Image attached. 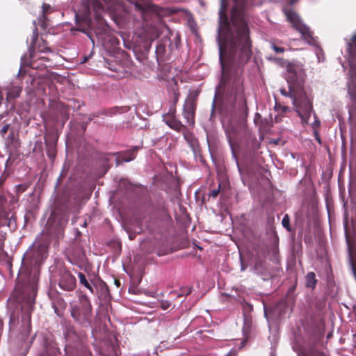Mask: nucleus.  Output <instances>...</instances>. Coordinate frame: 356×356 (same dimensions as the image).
<instances>
[{
    "mask_svg": "<svg viewBox=\"0 0 356 356\" xmlns=\"http://www.w3.org/2000/svg\"><path fill=\"white\" fill-rule=\"evenodd\" d=\"M258 3L255 0H234L231 10L228 0H220L216 41L222 76L212 99L209 120L219 115L232 155L239 164L232 140L236 125L244 122L248 115L242 68L252 56V40L246 13Z\"/></svg>",
    "mask_w": 356,
    "mask_h": 356,
    "instance_id": "f257e3e1",
    "label": "nucleus"
},
{
    "mask_svg": "<svg viewBox=\"0 0 356 356\" xmlns=\"http://www.w3.org/2000/svg\"><path fill=\"white\" fill-rule=\"evenodd\" d=\"M47 256V245L35 241L24 253V277L29 275L31 279V293L26 298L24 296V305H26V315L29 319L33 309L36 296V282L40 273V267ZM25 280L24 279V285Z\"/></svg>",
    "mask_w": 356,
    "mask_h": 356,
    "instance_id": "f03ea898",
    "label": "nucleus"
},
{
    "mask_svg": "<svg viewBox=\"0 0 356 356\" xmlns=\"http://www.w3.org/2000/svg\"><path fill=\"white\" fill-rule=\"evenodd\" d=\"M86 3L81 10L75 14V23L78 30L86 34L94 43L90 36V30L92 26L91 17V8L94 13L96 20L101 22L103 19V14L112 13L114 11V0H86Z\"/></svg>",
    "mask_w": 356,
    "mask_h": 356,
    "instance_id": "7ed1b4c3",
    "label": "nucleus"
},
{
    "mask_svg": "<svg viewBox=\"0 0 356 356\" xmlns=\"http://www.w3.org/2000/svg\"><path fill=\"white\" fill-rule=\"evenodd\" d=\"M22 273V258L18 270L17 282L13 291L8 299V307L10 311L9 329L15 330L19 324L20 317L22 318V282L20 275Z\"/></svg>",
    "mask_w": 356,
    "mask_h": 356,
    "instance_id": "20e7f679",
    "label": "nucleus"
},
{
    "mask_svg": "<svg viewBox=\"0 0 356 356\" xmlns=\"http://www.w3.org/2000/svg\"><path fill=\"white\" fill-rule=\"evenodd\" d=\"M347 51L350 65L348 92L351 100L356 103V33L347 42Z\"/></svg>",
    "mask_w": 356,
    "mask_h": 356,
    "instance_id": "39448f33",
    "label": "nucleus"
},
{
    "mask_svg": "<svg viewBox=\"0 0 356 356\" xmlns=\"http://www.w3.org/2000/svg\"><path fill=\"white\" fill-rule=\"evenodd\" d=\"M283 11L288 19V21L292 24L293 28L297 30L302 36V38L309 44L315 45L316 41L309 27L303 23L300 17L291 8H283Z\"/></svg>",
    "mask_w": 356,
    "mask_h": 356,
    "instance_id": "423d86ee",
    "label": "nucleus"
},
{
    "mask_svg": "<svg viewBox=\"0 0 356 356\" xmlns=\"http://www.w3.org/2000/svg\"><path fill=\"white\" fill-rule=\"evenodd\" d=\"M138 10L141 17L145 22L150 20L153 15H161V10L155 5L150 3L147 0H127Z\"/></svg>",
    "mask_w": 356,
    "mask_h": 356,
    "instance_id": "0eeeda50",
    "label": "nucleus"
},
{
    "mask_svg": "<svg viewBox=\"0 0 356 356\" xmlns=\"http://www.w3.org/2000/svg\"><path fill=\"white\" fill-rule=\"evenodd\" d=\"M198 96L197 91L191 92L186 97L183 106V115L187 123L193 125L196 109V99Z\"/></svg>",
    "mask_w": 356,
    "mask_h": 356,
    "instance_id": "6e6552de",
    "label": "nucleus"
},
{
    "mask_svg": "<svg viewBox=\"0 0 356 356\" xmlns=\"http://www.w3.org/2000/svg\"><path fill=\"white\" fill-rule=\"evenodd\" d=\"M287 72L288 74L286 76V79L289 86V92H287L284 88H281L280 92L283 96L290 97L292 100L293 105L294 106H297V99L293 91L294 86L297 81V74L291 66L288 67Z\"/></svg>",
    "mask_w": 356,
    "mask_h": 356,
    "instance_id": "1a4fd4ad",
    "label": "nucleus"
},
{
    "mask_svg": "<svg viewBox=\"0 0 356 356\" xmlns=\"http://www.w3.org/2000/svg\"><path fill=\"white\" fill-rule=\"evenodd\" d=\"M8 147L9 150V156L6 161V168H8L13 163L17 164L21 161L20 155L22 153L19 142L15 140L14 137H12Z\"/></svg>",
    "mask_w": 356,
    "mask_h": 356,
    "instance_id": "9d476101",
    "label": "nucleus"
},
{
    "mask_svg": "<svg viewBox=\"0 0 356 356\" xmlns=\"http://www.w3.org/2000/svg\"><path fill=\"white\" fill-rule=\"evenodd\" d=\"M58 285L60 289L66 291H72L76 286V278L68 271L60 274Z\"/></svg>",
    "mask_w": 356,
    "mask_h": 356,
    "instance_id": "9b49d317",
    "label": "nucleus"
},
{
    "mask_svg": "<svg viewBox=\"0 0 356 356\" xmlns=\"http://www.w3.org/2000/svg\"><path fill=\"white\" fill-rule=\"evenodd\" d=\"M298 113L302 120L307 121L313 112L312 103L307 99L299 101L297 99Z\"/></svg>",
    "mask_w": 356,
    "mask_h": 356,
    "instance_id": "f8f14e48",
    "label": "nucleus"
},
{
    "mask_svg": "<svg viewBox=\"0 0 356 356\" xmlns=\"http://www.w3.org/2000/svg\"><path fill=\"white\" fill-rule=\"evenodd\" d=\"M139 149L138 146H135L131 149L125 152H115L113 154L115 157V164L120 165L122 162H130L136 158V152Z\"/></svg>",
    "mask_w": 356,
    "mask_h": 356,
    "instance_id": "ddd939ff",
    "label": "nucleus"
},
{
    "mask_svg": "<svg viewBox=\"0 0 356 356\" xmlns=\"http://www.w3.org/2000/svg\"><path fill=\"white\" fill-rule=\"evenodd\" d=\"M79 302L83 318L87 321L90 318L92 309L90 300L86 294H81L79 296Z\"/></svg>",
    "mask_w": 356,
    "mask_h": 356,
    "instance_id": "4468645a",
    "label": "nucleus"
},
{
    "mask_svg": "<svg viewBox=\"0 0 356 356\" xmlns=\"http://www.w3.org/2000/svg\"><path fill=\"white\" fill-rule=\"evenodd\" d=\"M155 55L157 62H163L165 60L170 58V55L168 54L167 48L164 45L163 41L161 39L156 47Z\"/></svg>",
    "mask_w": 356,
    "mask_h": 356,
    "instance_id": "2eb2a0df",
    "label": "nucleus"
},
{
    "mask_svg": "<svg viewBox=\"0 0 356 356\" xmlns=\"http://www.w3.org/2000/svg\"><path fill=\"white\" fill-rule=\"evenodd\" d=\"M164 45H165L168 51V54L170 56L174 53V51L178 48V45L180 42L179 38L176 35L173 40L168 36H164L162 38Z\"/></svg>",
    "mask_w": 356,
    "mask_h": 356,
    "instance_id": "dca6fc26",
    "label": "nucleus"
},
{
    "mask_svg": "<svg viewBox=\"0 0 356 356\" xmlns=\"http://www.w3.org/2000/svg\"><path fill=\"white\" fill-rule=\"evenodd\" d=\"M22 191V184H19L15 186V192L17 197H15L14 195L10 194V208H9V211L8 213H10V216H11L13 213H11V211L15 207V204H17L19 200V194Z\"/></svg>",
    "mask_w": 356,
    "mask_h": 356,
    "instance_id": "f3484780",
    "label": "nucleus"
},
{
    "mask_svg": "<svg viewBox=\"0 0 356 356\" xmlns=\"http://www.w3.org/2000/svg\"><path fill=\"white\" fill-rule=\"evenodd\" d=\"M168 115L169 116V118L163 116V121L171 129L177 131H180L183 128V124L181 123V122L177 120L174 115Z\"/></svg>",
    "mask_w": 356,
    "mask_h": 356,
    "instance_id": "a211bd4d",
    "label": "nucleus"
},
{
    "mask_svg": "<svg viewBox=\"0 0 356 356\" xmlns=\"http://www.w3.org/2000/svg\"><path fill=\"white\" fill-rule=\"evenodd\" d=\"M54 10V8L51 5L44 3L42 6V16L39 19L40 24L42 27L44 28L47 26L46 19H47V15L51 13Z\"/></svg>",
    "mask_w": 356,
    "mask_h": 356,
    "instance_id": "6ab92c4d",
    "label": "nucleus"
},
{
    "mask_svg": "<svg viewBox=\"0 0 356 356\" xmlns=\"http://www.w3.org/2000/svg\"><path fill=\"white\" fill-rule=\"evenodd\" d=\"M21 92V88L18 86H13L12 88L7 89L6 93V102H9L11 99H14L19 97Z\"/></svg>",
    "mask_w": 356,
    "mask_h": 356,
    "instance_id": "aec40b11",
    "label": "nucleus"
},
{
    "mask_svg": "<svg viewBox=\"0 0 356 356\" xmlns=\"http://www.w3.org/2000/svg\"><path fill=\"white\" fill-rule=\"evenodd\" d=\"M305 280L306 286L314 289L317 282L315 273L314 272H309L305 276Z\"/></svg>",
    "mask_w": 356,
    "mask_h": 356,
    "instance_id": "412c9836",
    "label": "nucleus"
},
{
    "mask_svg": "<svg viewBox=\"0 0 356 356\" xmlns=\"http://www.w3.org/2000/svg\"><path fill=\"white\" fill-rule=\"evenodd\" d=\"M46 151L47 156L51 159H54L56 155V143L46 142Z\"/></svg>",
    "mask_w": 356,
    "mask_h": 356,
    "instance_id": "4be33fe9",
    "label": "nucleus"
},
{
    "mask_svg": "<svg viewBox=\"0 0 356 356\" xmlns=\"http://www.w3.org/2000/svg\"><path fill=\"white\" fill-rule=\"evenodd\" d=\"M78 277H79L80 283L82 285H83L86 288H87L92 293H95L94 289L90 285L89 282L87 280L85 275L83 273L79 272L78 273Z\"/></svg>",
    "mask_w": 356,
    "mask_h": 356,
    "instance_id": "5701e85b",
    "label": "nucleus"
},
{
    "mask_svg": "<svg viewBox=\"0 0 356 356\" xmlns=\"http://www.w3.org/2000/svg\"><path fill=\"white\" fill-rule=\"evenodd\" d=\"M38 38V28L36 26L35 21L34 20L33 22V24H32V34L31 35L30 39H29L31 44H33L36 42Z\"/></svg>",
    "mask_w": 356,
    "mask_h": 356,
    "instance_id": "b1692460",
    "label": "nucleus"
},
{
    "mask_svg": "<svg viewBox=\"0 0 356 356\" xmlns=\"http://www.w3.org/2000/svg\"><path fill=\"white\" fill-rule=\"evenodd\" d=\"M71 316L76 321H80L82 316L81 309L77 307L72 308L71 311Z\"/></svg>",
    "mask_w": 356,
    "mask_h": 356,
    "instance_id": "393cba45",
    "label": "nucleus"
},
{
    "mask_svg": "<svg viewBox=\"0 0 356 356\" xmlns=\"http://www.w3.org/2000/svg\"><path fill=\"white\" fill-rule=\"evenodd\" d=\"M282 226L288 231L291 232L292 228L290 225V218L288 214H285L282 220Z\"/></svg>",
    "mask_w": 356,
    "mask_h": 356,
    "instance_id": "a878e982",
    "label": "nucleus"
},
{
    "mask_svg": "<svg viewBox=\"0 0 356 356\" xmlns=\"http://www.w3.org/2000/svg\"><path fill=\"white\" fill-rule=\"evenodd\" d=\"M263 269V263L260 261H257L253 268L254 273L258 275L262 274Z\"/></svg>",
    "mask_w": 356,
    "mask_h": 356,
    "instance_id": "bb28decb",
    "label": "nucleus"
},
{
    "mask_svg": "<svg viewBox=\"0 0 356 356\" xmlns=\"http://www.w3.org/2000/svg\"><path fill=\"white\" fill-rule=\"evenodd\" d=\"M172 303L168 300H162L161 302V307L163 309H167L171 306Z\"/></svg>",
    "mask_w": 356,
    "mask_h": 356,
    "instance_id": "cd10ccee",
    "label": "nucleus"
},
{
    "mask_svg": "<svg viewBox=\"0 0 356 356\" xmlns=\"http://www.w3.org/2000/svg\"><path fill=\"white\" fill-rule=\"evenodd\" d=\"M271 251L275 258H276L279 252L277 244L275 243L273 245L271 248Z\"/></svg>",
    "mask_w": 356,
    "mask_h": 356,
    "instance_id": "c85d7f7f",
    "label": "nucleus"
},
{
    "mask_svg": "<svg viewBox=\"0 0 356 356\" xmlns=\"http://www.w3.org/2000/svg\"><path fill=\"white\" fill-rule=\"evenodd\" d=\"M219 192H220V186L218 187V189H213L212 190L210 193H209V195L212 197H216L218 196V195L219 194Z\"/></svg>",
    "mask_w": 356,
    "mask_h": 356,
    "instance_id": "c756f323",
    "label": "nucleus"
},
{
    "mask_svg": "<svg viewBox=\"0 0 356 356\" xmlns=\"http://www.w3.org/2000/svg\"><path fill=\"white\" fill-rule=\"evenodd\" d=\"M271 46L276 53L280 54L284 52V49L282 47H277L274 44H272Z\"/></svg>",
    "mask_w": 356,
    "mask_h": 356,
    "instance_id": "7c9ffc66",
    "label": "nucleus"
},
{
    "mask_svg": "<svg viewBox=\"0 0 356 356\" xmlns=\"http://www.w3.org/2000/svg\"><path fill=\"white\" fill-rule=\"evenodd\" d=\"M179 98V93L177 91H174V97H173V104L174 105H175L178 102Z\"/></svg>",
    "mask_w": 356,
    "mask_h": 356,
    "instance_id": "2f4dec72",
    "label": "nucleus"
},
{
    "mask_svg": "<svg viewBox=\"0 0 356 356\" xmlns=\"http://www.w3.org/2000/svg\"><path fill=\"white\" fill-rule=\"evenodd\" d=\"M22 56L20 57L19 67V71H18L17 76L18 77H19L22 76Z\"/></svg>",
    "mask_w": 356,
    "mask_h": 356,
    "instance_id": "473e14b6",
    "label": "nucleus"
},
{
    "mask_svg": "<svg viewBox=\"0 0 356 356\" xmlns=\"http://www.w3.org/2000/svg\"><path fill=\"white\" fill-rule=\"evenodd\" d=\"M6 266H7V268L8 270L10 271V274L13 275V271H12V262L10 261V259H8V261H6Z\"/></svg>",
    "mask_w": 356,
    "mask_h": 356,
    "instance_id": "72a5a7b5",
    "label": "nucleus"
},
{
    "mask_svg": "<svg viewBox=\"0 0 356 356\" xmlns=\"http://www.w3.org/2000/svg\"><path fill=\"white\" fill-rule=\"evenodd\" d=\"M8 129V124H6L4 125L0 130V133L3 135L4 134H6L7 132Z\"/></svg>",
    "mask_w": 356,
    "mask_h": 356,
    "instance_id": "f704fd0d",
    "label": "nucleus"
},
{
    "mask_svg": "<svg viewBox=\"0 0 356 356\" xmlns=\"http://www.w3.org/2000/svg\"><path fill=\"white\" fill-rule=\"evenodd\" d=\"M126 231L128 233L129 238L130 240H134L136 237V234L134 233L130 232L128 229H126Z\"/></svg>",
    "mask_w": 356,
    "mask_h": 356,
    "instance_id": "c9c22d12",
    "label": "nucleus"
},
{
    "mask_svg": "<svg viewBox=\"0 0 356 356\" xmlns=\"http://www.w3.org/2000/svg\"><path fill=\"white\" fill-rule=\"evenodd\" d=\"M240 261H241V270L244 271L246 269V266L243 263L241 255H240Z\"/></svg>",
    "mask_w": 356,
    "mask_h": 356,
    "instance_id": "e433bc0d",
    "label": "nucleus"
},
{
    "mask_svg": "<svg viewBox=\"0 0 356 356\" xmlns=\"http://www.w3.org/2000/svg\"><path fill=\"white\" fill-rule=\"evenodd\" d=\"M320 124H321L320 121L318 119H315V120L313 123V127H319Z\"/></svg>",
    "mask_w": 356,
    "mask_h": 356,
    "instance_id": "4c0bfd02",
    "label": "nucleus"
},
{
    "mask_svg": "<svg viewBox=\"0 0 356 356\" xmlns=\"http://www.w3.org/2000/svg\"><path fill=\"white\" fill-rule=\"evenodd\" d=\"M113 113V110L105 111V115H106L112 116Z\"/></svg>",
    "mask_w": 356,
    "mask_h": 356,
    "instance_id": "58836bf2",
    "label": "nucleus"
},
{
    "mask_svg": "<svg viewBox=\"0 0 356 356\" xmlns=\"http://www.w3.org/2000/svg\"><path fill=\"white\" fill-rule=\"evenodd\" d=\"M298 1V0H289V4L293 5L296 3Z\"/></svg>",
    "mask_w": 356,
    "mask_h": 356,
    "instance_id": "ea45409f",
    "label": "nucleus"
},
{
    "mask_svg": "<svg viewBox=\"0 0 356 356\" xmlns=\"http://www.w3.org/2000/svg\"><path fill=\"white\" fill-rule=\"evenodd\" d=\"M192 291V287L188 288L186 294H189Z\"/></svg>",
    "mask_w": 356,
    "mask_h": 356,
    "instance_id": "a19ab883",
    "label": "nucleus"
},
{
    "mask_svg": "<svg viewBox=\"0 0 356 356\" xmlns=\"http://www.w3.org/2000/svg\"><path fill=\"white\" fill-rule=\"evenodd\" d=\"M61 176H62V175H60V177L58 178L56 186L59 184V181H60V179Z\"/></svg>",
    "mask_w": 356,
    "mask_h": 356,
    "instance_id": "79ce46f5",
    "label": "nucleus"
},
{
    "mask_svg": "<svg viewBox=\"0 0 356 356\" xmlns=\"http://www.w3.org/2000/svg\"><path fill=\"white\" fill-rule=\"evenodd\" d=\"M103 284L104 288H105V289H106V290H108V288H107V286H106V284L104 282H103V284Z\"/></svg>",
    "mask_w": 356,
    "mask_h": 356,
    "instance_id": "37998d69",
    "label": "nucleus"
},
{
    "mask_svg": "<svg viewBox=\"0 0 356 356\" xmlns=\"http://www.w3.org/2000/svg\"><path fill=\"white\" fill-rule=\"evenodd\" d=\"M26 222V216H24V226L25 225Z\"/></svg>",
    "mask_w": 356,
    "mask_h": 356,
    "instance_id": "c03bdc74",
    "label": "nucleus"
},
{
    "mask_svg": "<svg viewBox=\"0 0 356 356\" xmlns=\"http://www.w3.org/2000/svg\"><path fill=\"white\" fill-rule=\"evenodd\" d=\"M163 342H161V345L159 346V348H162L164 346H163Z\"/></svg>",
    "mask_w": 356,
    "mask_h": 356,
    "instance_id": "a18cd8bd",
    "label": "nucleus"
},
{
    "mask_svg": "<svg viewBox=\"0 0 356 356\" xmlns=\"http://www.w3.org/2000/svg\"><path fill=\"white\" fill-rule=\"evenodd\" d=\"M245 343V341H241V346H244Z\"/></svg>",
    "mask_w": 356,
    "mask_h": 356,
    "instance_id": "49530a36",
    "label": "nucleus"
},
{
    "mask_svg": "<svg viewBox=\"0 0 356 356\" xmlns=\"http://www.w3.org/2000/svg\"><path fill=\"white\" fill-rule=\"evenodd\" d=\"M316 140L318 141V143H321V140H320L319 137L317 136Z\"/></svg>",
    "mask_w": 356,
    "mask_h": 356,
    "instance_id": "de8ad7c7",
    "label": "nucleus"
},
{
    "mask_svg": "<svg viewBox=\"0 0 356 356\" xmlns=\"http://www.w3.org/2000/svg\"><path fill=\"white\" fill-rule=\"evenodd\" d=\"M264 316H265V317L267 318V314H266V311L264 312Z\"/></svg>",
    "mask_w": 356,
    "mask_h": 356,
    "instance_id": "09e8293b",
    "label": "nucleus"
},
{
    "mask_svg": "<svg viewBox=\"0 0 356 356\" xmlns=\"http://www.w3.org/2000/svg\"><path fill=\"white\" fill-rule=\"evenodd\" d=\"M258 116L260 117V115L259 113H256V117H258Z\"/></svg>",
    "mask_w": 356,
    "mask_h": 356,
    "instance_id": "8fccbe9b",
    "label": "nucleus"
},
{
    "mask_svg": "<svg viewBox=\"0 0 356 356\" xmlns=\"http://www.w3.org/2000/svg\"><path fill=\"white\" fill-rule=\"evenodd\" d=\"M225 356H229V354L226 355Z\"/></svg>",
    "mask_w": 356,
    "mask_h": 356,
    "instance_id": "3c124183",
    "label": "nucleus"
}]
</instances>
